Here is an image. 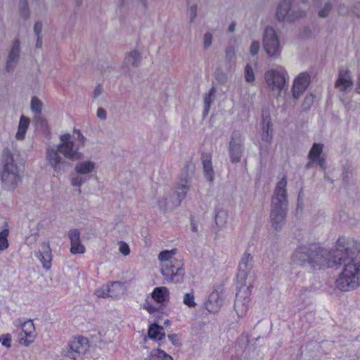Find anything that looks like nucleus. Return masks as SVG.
<instances>
[{"label":"nucleus","instance_id":"1","mask_svg":"<svg viewBox=\"0 0 360 360\" xmlns=\"http://www.w3.org/2000/svg\"><path fill=\"white\" fill-rule=\"evenodd\" d=\"M2 186L7 191L15 190L21 183L24 175V165L17 153L8 149L4 150L1 158Z\"/></svg>","mask_w":360,"mask_h":360},{"label":"nucleus","instance_id":"2","mask_svg":"<svg viewBox=\"0 0 360 360\" xmlns=\"http://www.w3.org/2000/svg\"><path fill=\"white\" fill-rule=\"evenodd\" d=\"M176 250H164L159 253L158 259L160 264V271L165 280L178 283L184 276V264L175 257Z\"/></svg>","mask_w":360,"mask_h":360},{"label":"nucleus","instance_id":"3","mask_svg":"<svg viewBox=\"0 0 360 360\" xmlns=\"http://www.w3.org/2000/svg\"><path fill=\"white\" fill-rule=\"evenodd\" d=\"M360 286V260L353 259L345 264L335 281V287L341 291L353 290Z\"/></svg>","mask_w":360,"mask_h":360},{"label":"nucleus","instance_id":"4","mask_svg":"<svg viewBox=\"0 0 360 360\" xmlns=\"http://www.w3.org/2000/svg\"><path fill=\"white\" fill-rule=\"evenodd\" d=\"M86 138L79 131H75L72 134H63L60 136V143L57 145L58 150L68 160L79 159L82 153L80 146L85 143Z\"/></svg>","mask_w":360,"mask_h":360},{"label":"nucleus","instance_id":"5","mask_svg":"<svg viewBox=\"0 0 360 360\" xmlns=\"http://www.w3.org/2000/svg\"><path fill=\"white\" fill-rule=\"evenodd\" d=\"M195 167L193 164L186 165L182 171L180 180L177 184L173 200L169 202H160L161 207H176L186 198L188 191L190 188L191 180L194 173Z\"/></svg>","mask_w":360,"mask_h":360},{"label":"nucleus","instance_id":"6","mask_svg":"<svg viewBox=\"0 0 360 360\" xmlns=\"http://www.w3.org/2000/svg\"><path fill=\"white\" fill-rule=\"evenodd\" d=\"M98 164L93 159H83L78 161L74 167L75 174L70 179L72 186L80 187L87 182L94 174H96Z\"/></svg>","mask_w":360,"mask_h":360},{"label":"nucleus","instance_id":"7","mask_svg":"<svg viewBox=\"0 0 360 360\" xmlns=\"http://www.w3.org/2000/svg\"><path fill=\"white\" fill-rule=\"evenodd\" d=\"M288 79V74L281 66L270 68L264 73V81L268 88L278 94L285 87Z\"/></svg>","mask_w":360,"mask_h":360},{"label":"nucleus","instance_id":"8","mask_svg":"<svg viewBox=\"0 0 360 360\" xmlns=\"http://www.w3.org/2000/svg\"><path fill=\"white\" fill-rule=\"evenodd\" d=\"M263 47L267 56L273 59L280 57L283 47L276 30L271 27H266L263 34Z\"/></svg>","mask_w":360,"mask_h":360},{"label":"nucleus","instance_id":"9","mask_svg":"<svg viewBox=\"0 0 360 360\" xmlns=\"http://www.w3.org/2000/svg\"><path fill=\"white\" fill-rule=\"evenodd\" d=\"M89 341L85 338L73 339L70 344L63 349L62 355L75 360H79L89 349Z\"/></svg>","mask_w":360,"mask_h":360},{"label":"nucleus","instance_id":"10","mask_svg":"<svg viewBox=\"0 0 360 360\" xmlns=\"http://www.w3.org/2000/svg\"><path fill=\"white\" fill-rule=\"evenodd\" d=\"M234 309L239 318L245 316L249 309L250 296L251 294L250 286L238 285Z\"/></svg>","mask_w":360,"mask_h":360},{"label":"nucleus","instance_id":"11","mask_svg":"<svg viewBox=\"0 0 360 360\" xmlns=\"http://www.w3.org/2000/svg\"><path fill=\"white\" fill-rule=\"evenodd\" d=\"M271 206L288 207L287 179L283 176L277 181L271 197Z\"/></svg>","mask_w":360,"mask_h":360},{"label":"nucleus","instance_id":"12","mask_svg":"<svg viewBox=\"0 0 360 360\" xmlns=\"http://www.w3.org/2000/svg\"><path fill=\"white\" fill-rule=\"evenodd\" d=\"M311 265L317 269L331 267L330 251L316 244V250L311 251Z\"/></svg>","mask_w":360,"mask_h":360},{"label":"nucleus","instance_id":"13","mask_svg":"<svg viewBox=\"0 0 360 360\" xmlns=\"http://www.w3.org/2000/svg\"><path fill=\"white\" fill-rule=\"evenodd\" d=\"M59 153H60L57 146L54 147L49 145L46 148L45 158L46 162L56 172H61L65 163Z\"/></svg>","mask_w":360,"mask_h":360},{"label":"nucleus","instance_id":"14","mask_svg":"<svg viewBox=\"0 0 360 360\" xmlns=\"http://www.w3.org/2000/svg\"><path fill=\"white\" fill-rule=\"evenodd\" d=\"M316 250V244L302 245L297 247L292 256V261L297 265L311 264V251Z\"/></svg>","mask_w":360,"mask_h":360},{"label":"nucleus","instance_id":"15","mask_svg":"<svg viewBox=\"0 0 360 360\" xmlns=\"http://www.w3.org/2000/svg\"><path fill=\"white\" fill-rule=\"evenodd\" d=\"M252 266V257L249 253H244L238 264L237 276L238 285H247L246 280Z\"/></svg>","mask_w":360,"mask_h":360},{"label":"nucleus","instance_id":"16","mask_svg":"<svg viewBox=\"0 0 360 360\" xmlns=\"http://www.w3.org/2000/svg\"><path fill=\"white\" fill-rule=\"evenodd\" d=\"M311 82V75L307 72H303L300 73L293 81L292 86V96L295 99L300 98L305 91Z\"/></svg>","mask_w":360,"mask_h":360},{"label":"nucleus","instance_id":"17","mask_svg":"<svg viewBox=\"0 0 360 360\" xmlns=\"http://www.w3.org/2000/svg\"><path fill=\"white\" fill-rule=\"evenodd\" d=\"M224 288L217 286L210 295L207 301L205 302V308L210 313L218 312L224 303Z\"/></svg>","mask_w":360,"mask_h":360},{"label":"nucleus","instance_id":"18","mask_svg":"<svg viewBox=\"0 0 360 360\" xmlns=\"http://www.w3.org/2000/svg\"><path fill=\"white\" fill-rule=\"evenodd\" d=\"M323 145L321 143H314L311 148L309 154V162L306 165V167L311 168L314 163L318 164L322 169H325V160L322 156Z\"/></svg>","mask_w":360,"mask_h":360},{"label":"nucleus","instance_id":"19","mask_svg":"<svg viewBox=\"0 0 360 360\" xmlns=\"http://www.w3.org/2000/svg\"><path fill=\"white\" fill-rule=\"evenodd\" d=\"M243 153V139L239 135H233L229 148L230 160L233 163L240 161Z\"/></svg>","mask_w":360,"mask_h":360},{"label":"nucleus","instance_id":"20","mask_svg":"<svg viewBox=\"0 0 360 360\" xmlns=\"http://www.w3.org/2000/svg\"><path fill=\"white\" fill-rule=\"evenodd\" d=\"M22 332L20 334V342L24 346H29L36 338L34 325L32 320L25 321L21 325Z\"/></svg>","mask_w":360,"mask_h":360},{"label":"nucleus","instance_id":"21","mask_svg":"<svg viewBox=\"0 0 360 360\" xmlns=\"http://www.w3.org/2000/svg\"><path fill=\"white\" fill-rule=\"evenodd\" d=\"M302 15V13H297L291 10L290 1H281L276 11V16L279 20L292 21Z\"/></svg>","mask_w":360,"mask_h":360},{"label":"nucleus","instance_id":"22","mask_svg":"<svg viewBox=\"0 0 360 360\" xmlns=\"http://www.w3.org/2000/svg\"><path fill=\"white\" fill-rule=\"evenodd\" d=\"M288 207L271 206V221L276 230H280L285 224Z\"/></svg>","mask_w":360,"mask_h":360},{"label":"nucleus","instance_id":"23","mask_svg":"<svg viewBox=\"0 0 360 360\" xmlns=\"http://www.w3.org/2000/svg\"><path fill=\"white\" fill-rule=\"evenodd\" d=\"M141 60L140 52L137 49H133L125 54L124 59L122 65V69L127 72L132 68H136Z\"/></svg>","mask_w":360,"mask_h":360},{"label":"nucleus","instance_id":"24","mask_svg":"<svg viewBox=\"0 0 360 360\" xmlns=\"http://www.w3.org/2000/svg\"><path fill=\"white\" fill-rule=\"evenodd\" d=\"M20 41L15 39L9 51L8 59L6 63V69L8 72L12 71L15 67L20 56Z\"/></svg>","mask_w":360,"mask_h":360},{"label":"nucleus","instance_id":"25","mask_svg":"<svg viewBox=\"0 0 360 360\" xmlns=\"http://www.w3.org/2000/svg\"><path fill=\"white\" fill-rule=\"evenodd\" d=\"M36 257L41 262L44 268L46 269L51 268L52 255L49 243H43L41 244L40 248L36 254Z\"/></svg>","mask_w":360,"mask_h":360},{"label":"nucleus","instance_id":"26","mask_svg":"<svg viewBox=\"0 0 360 360\" xmlns=\"http://www.w3.org/2000/svg\"><path fill=\"white\" fill-rule=\"evenodd\" d=\"M70 240V252L72 254H82L85 252L84 246L80 242V233L77 229L70 230L68 233Z\"/></svg>","mask_w":360,"mask_h":360},{"label":"nucleus","instance_id":"27","mask_svg":"<svg viewBox=\"0 0 360 360\" xmlns=\"http://www.w3.org/2000/svg\"><path fill=\"white\" fill-rule=\"evenodd\" d=\"M352 85L353 81L349 72L347 70H341L335 84L336 88L341 91H345Z\"/></svg>","mask_w":360,"mask_h":360},{"label":"nucleus","instance_id":"28","mask_svg":"<svg viewBox=\"0 0 360 360\" xmlns=\"http://www.w3.org/2000/svg\"><path fill=\"white\" fill-rule=\"evenodd\" d=\"M30 124V118L25 115H21L19 120L17 131L15 136L16 140L22 141L25 139Z\"/></svg>","mask_w":360,"mask_h":360},{"label":"nucleus","instance_id":"29","mask_svg":"<svg viewBox=\"0 0 360 360\" xmlns=\"http://www.w3.org/2000/svg\"><path fill=\"white\" fill-rule=\"evenodd\" d=\"M261 126H262V135H261L262 141L264 143L269 144L271 143V139H272V134L270 131L271 124V120H270V118L269 116L264 117V115H263V118H262V122Z\"/></svg>","mask_w":360,"mask_h":360},{"label":"nucleus","instance_id":"30","mask_svg":"<svg viewBox=\"0 0 360 360\" xmlns=\"http://www.w3.org/2000/svg\"><path fill=\"white\" fill-rule=\"evenodd\" d=\"M173 200V197L171 196L170 193L165 192V191H160L158 193L157 197L154 199H152L149 203L150 205H152L153 207H157L160 210H172L174 207L163 208V207H161L159 204L160 202H169L170 200Z\"/></svg>","mask_w":360,"mask_h":360},{"label":"nucleus","instance_id":"31","mask_svg":"<svg viewBox=\"0 0 360 360\" xmlns=\"http://www.w3.org/2000/svg\"><path fill=\"white\" fill-rule=\"evenodd\" d=\"M202 162L205 177L207 179L212 181L214 179V171L211 156L210 155H203L202 158Z\"/></svg>","mask_w":360,"mask_h":360},{"label":"nucleus","instance_id":"32","mask_svg":"<svg viewBox=\"0 0 360 360\" xmlns=\"http://www.w3.org/2000/svg\"><path fill=\"white\" fill-rule=\"evenodd\" d=\"M148 337L153 340H160L165 335L164 328L156 323L150 325L148 330Z\"/></svg>","mask_w":360,"mask_h":360},{"label":"nucleus","instance_id":"33","mask_svg":"<svg viewBox=\"0 0 360 360\" xmlns=\"http://www.w3.org/2000/svg\"><path fill=\"white\" fill-rule=\"evenodd\" d=\"M169 290L165 287H157L152 292L153 299L157 302L162 303L169 299Z\"/></svg>","mask_w":360,"mask_h":360},{"label":"nucleus","instance_id":"34","mask_svg":"<svg viewBox=\"0 0 360 360\" xmlns=\"http://www.w3.org/2000/svg\"><path fill=\"white\" fill-rule=\"evenodd\" d=\"M108 287L110 297L113 298L122 296L124 294L126 290L124 285L119 281L113 282L108 285Z\"/></svg>","mask_w":360,"mask_h":360},{"label":"nucleus","instance_id":"35","mask_svg":"<svg viewBox=\"0 0 360 360\" xmlns=\"http://www.w3.org/2000/svg\"><path fill=\"white\" fill-rule=\"evenodd\" d=\"M145 360H174V359L164 350L157 348L153 349Z\"/></svg>","mask_w":360,"mask_h":360},{"label":"nucleus","instance_id":"36","mask_svg":"<svg viewBox=\"0 0 360 360\" xmlns=\"http://www.w3.org/2000/svg\"><path fill=\"white\" fill-rule=\"evenodd\" d=\"M43 23L41 21L35 22L33 27L34 34L36 37L35 48L41 49L43 45L42 40Z\"/></svg>","mask_w":360,"mask_h":360},{"label":"nucleus","instance_id":"37","mask_svg":"<svg viewBox=\"0 0 360 360\" xmlns=\"http://www.w3.org/2000/svg\"><path fill=\"white\" fill-rule=\"evenodd\" d=\"M345 255V252L342 249H336L330 251V258L331 261V267H333L337 264H340L344 260Z\"/></svg>","mask_w":360,"mask_h":360},{"label":"nucleus","instance_id":"38","mask_svg":"<svg viewBox=\"0 0 360 360\" xmlns=\"http://www.w3.org/2000/svg\"><path fill=\"white\" fill-rule=\"evenodd\" d=\"M229 219V214L226 211L219 210L215 214V223L219 228H223L226 226Z\"/></svg>","mask_w":360,"mask_h":360},{"label":"nucleus","instance_id":"39","mask_svg":"<svg viewBox=\"0 0 360 360\" xmlns=\"http://www.w3.org/2000/svg\"><path fill=\"white\" fill-rule=\"evenodd\" d=\"M318 15L321 18L326 17L332 8V4L330 1H319L318 6Z\"/></svg>","mask_w":360,"mask_h":360},{"label":"nucleus","instance_id":"40","mask_svg":"<svg viewBox=\"0 0 360 360\" xmlns=\"http://www.w3.org/2000/svg\"><path fill=\"white\" fill-rule=\"evenodd\" d=\"M43 103L37 97H33L31 100L30 108L32 112L36 115H39L42 110Z\"/></svg>","mask_w":360,"mask_h":360},{"label":"nucleus","instance_id":"41","mask_svg":"<svg viewBox=\"0 0 360 360\" xmlns=\"http://www.w3.org/2000/svg\"><path fill=\"white\" fill-rule=\"evenodd\" d=\"M8 229H4L0 232V251H4L8 247Z\"/></svg>","mask_w":360,"mask_h":360},{"label":"nucleus","instance_id":"42","mask_svg":"<svg viewBox=\"0 0 360 360\" xmlns=\"http://www.w3.org/2000/svg\"><path fill=\"white\" fill-rule=\"evenodd\" d=\"M183 303L190 308L195 307L196 303L195 302L194 293L193 292L185 293L183 297Z\"/></svg>","mask_w":360,"mask_h":360},{"label":"nucleus","instance_id":"43","mask_svg":"<svg viewBox=\"0 0 360 360\" xmlns=\"http://www.w3.org/2000/svg\"><path fill=\"white\" fill-rule=\"evenodd\" d=\"M214 89L212 88L210 89V92L207 94L204 97V105H205V113H208L211 103L214 100Z\"/></svg>","mask_w":360,"mask_h":360},{"label":"nucleus","instance_id":"44","mask_svg":"<svg viewBox=\"0 0 360 360\" xmlns=\"http://www.w3.org/2000/svg\"><path fill=\"white\" fill-rule=\"evenodd\" d=\"M245 79L248 83H253L255 79L253 70L249 64H248L245 68Z\"/></svg>","mask_w":360,"mask_h":360},{"label":"nucleus","instance_id":"45","mask_svg":"<svg viewBox=\"0 0 360 360\" xmlns=\"http://www.w3.org/2000/svg\"><path fill=\"white\" fill-rule=\"evenodd\" d=\"M0 342L7 348L11 346V336L9 334H4L0 336Z\"/></svg>","mask_w":360,"mask_h":360},{"label":"nucleus","instance_id":"46","mask_svg":"<svg viewBox=\"0 0 360 360\" xmlns=\"http://www.w3.org/2000/svg\"><path fill=\"white\" fill-rule=\"evenodd\" d=\"M213 36L210 32H206L203 37V46L205 49L209 48L212 44Z\"/></svg>","mask_w":360,"mask_h":360},{"label":"nucleus","instance_id":"47","mask_svg":"<svg viewBox=\"0 0 360 360\" xmlns=\"http://www.w3.org/2000/svg\"><path fill=\"white\" fill-rule=\"evenodd\" d=\"M119 251L124 256H127L130 252L129 246L126 243L121 241L119 243Z\"/></svg>","mask_w":360,"mask_h":360},{"label":"nucleus","instance_id":"48","mask_svg":"<svg viewBox=\"0 0 360 360\" xmlns=\"http://www.w3.org/2000/svg\"><path fill=\"white\" fill-rule=\"evenodd\" d=\"M20 14L24 18H27L30 15V11L27 4L25 1L22 2V4L20 6Z\"/></svg>","mask_w":360,"mask_h":360},{"label":"nucleus","instance_id":"49","mask_svg":"<svg viewBox=\"0 0 360 360\" xmlns=\"http://www.w3.org/2000/svg\"><path fill=\"white\" fill-rule=\"evenodd\" d=\"M260 49V44L259 42L257 41H254L252 42L250 47V53L252 56L257 55L259 52V50Z\"/></svg>","mask_w":360,"mask_h":360},{"label":"nucleus","instance_id":"50","mask_svg":"<svg viewBox=\"0 0 360 360\" xmlns=\"http://www.w3.org/2000/svg\"><path fill=\"white\" fill-rule=\"evenodd\" d=\"M314 102V96L312 94H308L305 96L304 100L303 101V107L305 109H307L310 107V105Z\"/></svg>","mask_w":360,"mask_h":360},{"label":"nucleus","instance_id":"51","mask_svg":"<svg viewBox=\"0 0 360 360\" xmlns=\"http://www.w3.org/2000/svg\"><path fill=\"white\" fill-rule=\"evenodd\" d=\"M188 13L191 21H193L197 15V7L195 5H191L188 10Z\"/></svg>","mask_w":360,"mask_h":360},{"label":"nucleus","instance_id":"52","mask_svg":"<svg viewBox=\"0 0 360 360\" xmlns=\"http://www.w3.org/2000/svg\"><path fill=\"white\" fill-rule=\"evenodd\" d=\"M96 295L98 297H110V292H108V287L107 286L105 288H99L96 290Z\"/></svg>","mask_w":360,"mask_h":360},{"label":"nucleus","instance_id":"53","mask_svg":"<svg viewBox=\"0 0 360 360\" xmlns=\"http://www.w3.org/2000/svg\"><path fill=\"white\" fill-rule=\"evenodd\" d=\"M96 115L99 119L102 120H105L107 117L106 111L102 108H98Z\"/></svg>","mask_w":360,"mask_h":360},{"label":"nucleus","instance_id":"54","mask_svg":"<svg viewBox=\"0 0 360 360\" xmlns=\"http://www.w3.org/2000/svg\"><path fill=\"white\" fill-rule=\"evenodd\" d=\"M102 92H103L102 87L100 85L97 86L93 91L94 98H98L101 95Z\"/></svg>","mask_w":360,"mask_h":360},{"label":"nucleus","instance_id":"55","mask_svg":"<svg viewBox=\"0 0 360 360\" xmlns=\"http://www.w3.org/2000/svg\"><path fill=\"white\" fill-rule=\"evenodd\" d=\"M144 308L150 313L153 314L155 311L156 308L155 307L151 306L149 304H144Z\"/></svg>","mask_w":360,"mask_h":360},{"label":"nucleus","instance_id":"56","mask_svg":"<svg viewBox=\"0 0 360 360\" xmlns=\"http://www.w3.org/2000/svg\"><path fill=\"white\" fill-rule=\"evenodd\" d=\"M168 338H169V340L172 342V343L174 345H177V336H176V335H168Z\"/></svg>","mask_w":360,"mask_h":360},{"label":"nucleus","instance_id":"57","mask_svg":"<svg viewBox=\"0 0 360 360\" xmlns=\"http://www.w3.org/2000/svg\"><path fill=\"white\" fill-rule=\"evenodd\" d=\"M191 230L193 232H198V225L194 221H191Z\"/></svg>","mask_w":360,"mask_h":360},{"label":"nucleus","instance_id":"58","mask_svg":"<svg viewBox=\"0 0 360 360\" xmlns=\"http://www.w3.org/2000/svg\"><path fill=\"white\" fill-rule=\"evenodd\" d=\"M356 91L357 94H360V77L356 84Z\"/></svg>","mask_w":360,"mask_h":360},{"label":"nucleus","instance_id":"59","mask_svg":"<svg viewBox=\"0 0 360 360\" xmlns=\"http://www.w3.org/2000/svg\"><path fill=\"white\" fill-rule=\"evenodd\" d=\"M234 30H235V25L234 24L230 25L229 27V30L230 32H233Z\"/></svg>","mask_w":360,"mask_h":360}]
</instances>
